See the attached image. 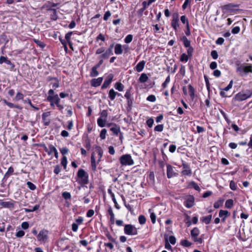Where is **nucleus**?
<instances>
[{
	"mask_svg": "<svg viewBox=\"0 0 252 252\" xmlns=\"http://www.w3.org/2000/svg\"><path fill=\"white\" fill-rule=\"evenodd\" d=\"M77 177L81 180L82 184L86 185L89 183V175L83 169H80L77 172Z\"/></svg>",
	"mask_w": 252,
	"mask_h": 252,
	"instance_id": "5",
	"label": "nucleus"
},
{
	"mask_svg": "<svg viewBox=\"0 0 252 252\" xmlns=\"http://www.w3.org/2000/svg\"><path fill=\"white\" fill-rule=\"evenodd\" d=\"M189 57L188 55H186L185 53H183L181 56L180 61L181 62H188Z\"/></svg>",
	"mask_w": 252,
	"mask_h": 252,
	"instance_id": "44",
	"label": "nucleus"
},
{
	"mask_svg": "<svg viewBox=\"0 0 252 252\" xmlns=\"http://www.w3.org/2000/svg\"><path fill=\"white\" fill-rule=\"evenodd\" d=\"M6 64H7L8 65L7 68L9 69L10 70L12 71L14 69L15 67V65L10 60H8V61L6 62Z\"/></svg>",
	"mask_w": 252,
	"mask_h": 252,
	"instance_id": "43",
	"label": "nucleus"
},
{
	"mask_svg": "<svg viewBox=\"0 0 252 252\" xmlns=\"http://www.w3.org/2000/svg\"><path fill=\"white\" fill-rule=\"evenodd\" d=\"M25 235V232L23 230H19L16 233V236L18 238H21Z\"/></svg>",
	"mask_w": 252,
	"mask_h": 252,
	"instance_id": "64",
	"label": "nucleus"
},
{
	"mask_svg": "<svg viewBox=\"0 0 252 252\" xmlns=\"http://www.w3.org/2000/svg\"><path fill=\"white\" fill-rule=\"evenodd\" d=\"M230 188L233 190H235L237 189V185L234 181H231L229 184Z\"/></svg>",
	"mask_w": 252,
	"mask_h": 252,
	"instance_id": "55",
	"label": "nucleus"
},
{
	"mask_svg": "<svg viewBox=\"0 0 252 252\" xmlns=\"http://www.w3.org/2000/svg\"><path fill=\"white\" fill-rule=\"evenodd\" d=\"M48 10L53 11V13L50 15V18L53 21H56L57 20L58 16L57 15V11L56 9L49 8Z\"/></svg>",
	"mask_w": 252,
	"mask_h": 252,
	"instance_id": "20",
	"label": "nucleus"
},
{
	"mask_svg": "<svg viewBox=\"0 0 252 252\" xmlns=\"http://www.w3.org/2000/svg\"><path fill=\"white\" fill-rule=\"evenodd\" d=\"M24 96V95L23 94H22L20 92H18L16 94V96H15L14 99L16 101H18L19 100L23 99Z\"/></svg>",
	"mask_w": 252,
	"mask_h": 252,
	"instance_id": "40",
	"label": "nucleus"
},
{
	"mask_svg": "<svg viewBox=\"0 0 252 252\" xmlns=\"http://www.w3.org/2000/svg\"><path fill=\"white\" fill-rule=\"evenodd\" d=\"M211 220H212V215H208V216H205V217H203L201 219V220L206 224L210 223Z\"/></svg>",
	"mask_w": 252,
	"mask_h": 252,
	"instance_id": "30",
	"label": "nucleus"
},
{
	"mask_svg": "<svg viewBox=\"0 0 252 252\" xmlns=\"http://www.w3.org/2000/svg\"><path fill=\"white\" fill-rule=\"evenodd\" d=\"M108 192L109 193V194L110 195L111 198H112V199L114 202V203L115 204V207L117 209H120V207L116 201V199L115 197V195L113 193L112 191L110 189H109L108 190Z\"/></svg>",
	"mask_w": 252,
	"mask_h": 252,
	"instance_id": "19",
	"label": "nucleus"
},
{
	"mask_svg": "<svg viewBox=\"0 0 252 252\" xmlns=\"http://www.w3.org/2000/svg\"><path fill=\"white\" fill-rule=\"evenodd\" d=\"M200 233V231L197 227H194L193 228L190 234L192 238L197 237Z\"/></svg>",
	"mask_w": 252,
	"mask_h": 252,
	"instance_id": "22",
	"label": "nucleus"
},
{
	"mask_svg": "<svg viewBox=\"0 0 252 252\" xmlns=\"http://www.w3.org/2000/svg\"><path fill=\"white\" fill-rule=\"evenodd\" d=\"M181 39H182V41H183L184 45L185 47H189L190 46V42L189 40H188V39L187 38L186 36H183L182 37Z\"/></svg>",
	"mask_w": 252,
	"mask_h": 252,
	"instance_id": "32",
	"label": "nucleus"
},
{
	"mask_svg": "<svg viewBox=\"0 0 252 252\" xmlns=\"http://www.w3.org/2000/svg\"><path fill=\"white\" fill-rule=\"evenodd\" d=\"M167 177L168 179L176 177L178 175L175 171V168L171 166L170 164H167Z\"/></svg>",
	"mask_w": 252,
	"mask_h": 252,
	"instance_id": "6",
	"label": "nucleus"
},
{
	"mask_svg": "<svg viewBox=\"0 0 252 252\" xmlns=\"http://www.w3.org/2000/svg\"><path fill=\"white\" fill-rule=\"evenodd\" d=\"M211 55L213 59L216 60L218 57V54L217 51L213 50L211 52Z\"/></svg>",
	"mask_w": 252,
	"mask_h": 252,
	"instance_id": "57",
	"label": "nucleus"
},
{
	"mask_svg": "<svg viewBox=\"0 0 252 252\" xmlns=\"http://www.w3.org/2000/svg\"><path fill=\"white\" fill-rule=\"evenodd\" d=\"M236 71L238 72L241 76H243L244 73V66H240L237 67Z\"/></svg>",
	"mask_w": 252,
	"mask_h": 252,
	"instance_id": "51",
	"label": "nucleus"
},
{
	"mask_svg": "<svg viewBox=\"0 0 252 252\" xmlns=\"http://www.w3.org/2000/svg\"><path fill=\"white\" fill-rule=\"evenodd\" d=\"M103 81L102 77H98L96 79H93L91 81V85L92 87H97L99 86Z\"/></svg>",
	"mask_w": 252,
	"mask_h": 252,
	"instance_id": "12",
	"label": "nucleus"
},
{
	"mask_svg": "<svg viewBox=\"0 0 252 252\" xmlns=\"http://www.w3.org/2000/svg\"><path fill=\"white\" fill-rule=\"evenodd\" d=\"M151 210H149V212L151 213L150 214V218L151 219V221L153 223H155L156 221V216L154 212H151Z\"/></svg>",
	"mask_w": 252,
	"mask_h": 252,
	"instance_id": "47",
	"label": "nucleus"
},
{
	"mask_svg": "<svg viewBox=\"0 0 252 252\" xmlns=\"http://www.w3.org/2000/svg\"><path fill=\"white\" fill-rule=\"evenodd\" d=\"M244 71L245 74L252 73V65L244 66Z\"/></svg>",
	"mask_w": 252,
	"mask_h": 252,
	"instance_id": "38",
	"label": "nucleus"
},
{
	"mask_svg": "<svg viewBox=\"0 0 252 252\" xmlns=\"http://www.w3.org/2000/svg\"><path fill=\"white\" fill-rule=\"evenodd\" d=\"M178 22V15L177 14H174L173 16V19L171 21V26L175 31L177 30V28L179 27Z\"/></svg>",
	"mask_w": 252,
	"mask_h": 252,
	"instance_id": "11",
	"label": "nucleus"
},
{
	"mask_svg": "<svg viewBox=\"0 0 252 252\" xmlns=\"http://www.w3.org/2000/svg\"><path fill=\"white\" fill-rule=\"evenodd\" d=\"M115 88L120 92H122L124 90V85L121 82H116L114 86Z\"/></svg>",
	"mask_w": 252,
	"mask_h": 252,
	"instance_id": "31",
	"label": "nucleus"
},
{
	"mask_svg": "<svg viewBox=\"0 0 252 252\" xmlns=\"http://www.w3.org/2000/svg\"><path fill=\"white\" fill-rule=\"evenodd\" d=\"M100 115V116L99 117L100 118L106 120V118H107V116H108V113H107V111L106 110H102L101 112Z\"/></svg>",
	"mask_w": 252,
	"mask_h": 252,
	"instance_id": "41",
	"label": "nucleus"
},
{
	"mask_svg": "<svg viewBox=\"0 0 252 252\" xmlns=\"http://www.w3.org/2000/svg\"><path fill=\"white\" fill-rule=\"evenodd\" d=\"M13 201H4L3 200H0V205L4 208H13L14 204Z\"/></svg>",
	"mask_w": 252,
	"mask_h": 252,
	"instance_id": "13",
	"label": "nucleus"
},
{
	"mask_svg": "<svg viewBox=\"0 0 252 252\" xmlns=\"http://www.w3.org/2000/svg\"><path fill=\"white\" fill-rule=\"evenodd\" d=\"M114 52L116 55H121L123 53L122 46L120 44H117L114 48Z\"/></svg>",
	"mask_w": 252,
	"mask_h": 252,
	"instance_id": "21",
	"label": "nucleus"
},
{
	"mask_svg": "<svg viewBox=\"0 0 252 252\" xmlns=\"http://www.w3.org/2000/svg\"><path fill=\"white\" fill-rule=\"evenodd\" d=\"M145 63L146 62L145 61H140L135 67V70L138 72H141L144 68Z\"/></svg>",
	"mask_w": 252,
	"mask_h": 252,
	"instance_id": "15",
	"label": "nucleus"
},
{
	"mask_svg": "<svg viewBox=\"0 0 252 252\" xmlns=\"http://www.w3.org/2000/svg\"><path fill=\"white\" fill-rule=\"evenodd\" d=\"M222 203H223V201L221 200H219L214 203V207L216 209L219 208L220 206L222 205Z\"/></svg>",
	"mask_w": 252,
	"mask_h": 252,
	"instance_id": "53",
	"label": "nucleus"
},
{
	"mask_svg": "<svg viewBox=\"0 0 252 252\" xmlns=\"http://www.w3.org/2000/svg\"><path fill=\"white\" fill-rule=\"evenodd\" d=\"M148 80V77L147 75L145 73H143L141 74L140 77H139L138 81L139 82L144 83L146 82H147Z\"/></svg>",
	"mask_w": 252,
	"mask_h": 252,
	"instance_id": "26",
	"label": "nucleus"
},
{
	"mask_svg": "<svg viewBox=\"0 0 252 252\" xmlns=\"http://www.w3.org/2000/svg\"><path fill=\"white\" fill-rule=\"evenodd\" d=\"M230 215V213L226 210H220L219 212V217L222 218L221 221L224 222L226 218Z\"/></svg>",
	"mask_w": 252,
	"mask_h": 252,
	"instance_id": "14",
	"label": "nucleus"
},
{
	"mask_svg": "<svg viewBox=\"0 0 252 252\" xmlns=\"http://www.w3.org/2000/svg\"><path fill=\"white\" fill-rule=\"evenodd\" d=\"M133 39V35L132 34H128L125 38L124 41L126 43H129L131 42Z\"/></svg>",
	"mask_w": 252,
	"mask_h": 252,
	"instance_id": "42",
	"label": "nucleus"
},
{
	"mask_svg": "<svg viewBox=\"0 0 252 252\" xmlns=\"http://www.w3.org/2000/svg\"><path fill=\"white\" fill-rule=\"evenodd\" d=\"M108 212L110 216V221L111 224H114L115 222L114 214L111 207H110L108 210Z\"/></svg>",
	"mask_w": 252,
	"mask_h": 252,
	"instance_id": "35",
	"label": "nucleus"
},
{
	"mask_svg": "<svg viewBox=\"0 0 252 252\" xmlns=\"http://www.w3.org/2000/svg\"><path fill=\"white\" fill-rule=\"evenodd\" d=\"M138 221L141 224H143L145 223L146 220L144 216L140 215L138 217Z\"/></svg>",
	"mask_w": 252,
	"mask_h": 252,
	"instance_id": "49",
	"label": "nucleus"
},
{
	"mask_svg": "<svg viewBox=\"0 0 252 252\" xmlns=\"http://www.w3.org/2000/svg\"><path fill=\"white\" fill-rule=\"evenodd\" d=\"M117 92H115L113 89H111L108 94V97L111 100H113L117 95Z\"/></svg>",
	"mask_w": 252,
	"mask_h": 252,
	"instance_id": "29",
	"label": "nucleus"
},
{
	"mask_svg": "<svg viewBox=\"0 0 252 252\" xmlns=\"http://www.w3.org/2000/svg\"><path fill=\"white\" fill-rule=\"evenodd\" d=\"M113 75L111 74H109L104 80L103 85L101 86V89L103 90L107 88L112 81Z\"/></svg>",
	"mask_w": 252,
	"mask_h": 252,
	"instance_id": "10",
	"label": "nucleus"
},
{
	"mask_svg": "<svg viewBox=\"0 0 252 252\" xmlns=\"http://www.w3.org/2000/svg\"><path fill=\"white\" fill-rule=\"evenodd\" d=\"M182 167L183 169L182 171V174L185 176H190L191 174V170L189 165L188 163L182 161Z\"/></svg>",
	"mask_w": 252,
	"mask_h": 252,
	"instance_id": "8",
	"label": "nucleus"
},
{
	"mask_svg": "<svg viewBox=\"0 0 252 252\" xmlns=\"http://www.w3.org/2000/svg\"><path fill=\"white\" fill-rule=\"evenodd\" d=\"M54 80L56 82L55 83H52V87L54 89H56L59 87V80L58 78H54Z\"/></svg>",
	"mask_w": 252,
	"mask_h": 252,
	"instance_id": "59",
	"label": "nucleus"
},
{
	"mask_svg": "<svg viewBox=\"0 0 252 252\" xmlns=\"http://www.w3.org/2000/svg\"><path fill=\"white\" fill-rule=\"evenodd\" d=\"M44 150L46 152L48 153V155H51L53 153H54L57 150L56 148L53 145H49L48 146V148L47 147L45 146Z\"/></svg>",
	"mask_w": 252,
	"mask_h": 252,
	"instance_id": "18",
	"label": "nucleus"
},
{
	"mask_svg": "<svg viewBox=\"0 0 252 252\" xmlns=\"http://www.w3.org/2000/svg\"><path fill=\"white\" fill-rule=\"evenodd\" d=\"M163 125H158L156 126L154 128V130L158 132H161L163 130Z\"/></svg>",
	"mask_w": 252,
	"mask_h": 252,
	"instance_id": "46",
	"label": "nucleus"
},
{
	"mask_svg": "<svg viewBox=\"0 0 252 252\" xmlns=\"http://www.w3.org/2000/svg\"><path fill=\"white\" fill-rule=\"evenodd\" d=\"M47 100L50 102V105L52 107H54L55 104L59 103L60 99L57 94H55L54 96H48Z\"/></svg>",
	"mask_w": 252,
	"mask_h": 252,
	"instance_id": "7",
	"label": "nucleus"
},
{
	"mask_svg": "<svg viewBox=\"0 0 252 252\" xmlns=\"http://www.w3.org/2000/svg\"><path fill=\"white\" fill-rule=\"evenodd\" d=\"M14 172V168L10 166L8 168L7 171L4 175L3 179H7Z\"/></svg>",
	"mask_w": 252,
	"mask_h": 252,
	"instance_id": "27",
	"label": "nucleus"
},
{
	"mask_svg": "<svg viewBox=\"0 0 252 252\" xmlns=\"http://www.w3.org/2000/svg\"><path fill=\"white\" fill-rule=\"evenodd\" d=\"M120 162L122 165H132L134 164L133 160L129 154H126L122 156L120 158Z\"/></svg>",
	"mask_w": 252,
	"mask_h": 252,
	"instance_id": "3",
	"label": "nucleus"
},
{
	"mask_svg": "<svg viewBox=\"0 0 252 252\" xmlns=\"http://www.w3.org/2000/svg\"><path fill=\"white\" fill-rule=\"evenodd\" d=\"M112 125V127L110 128V130L112 131V132L115 134L118 135V133L120 132V127L119 126L115 124H110L108 126Z\"/></svg>",
	"mask_w": 252,
	"mask_h": 252,
	"instance_id": "17",
	"label": "nucleus"
},
{
	"mask_svg": "<svg viewBox=\"0 0 252 252\" xmlns=\"http://www.w3.org/2000/svg\"><path fill=\"white\" fill-rule=\"evenodd\" d=\"M181 243L183 246L187 247H190L191 245V243L187 240L182 241Z\"/></svg>",
	"mask_w": 252,
	"mask_h": 252,
	"instance_id": "54",
	"label": "nucleus"
},
{
	"mask_svg": "<svg viewBox=\"0 0 252 252\" xmlns=\"http://www.w3.org/2000/svg\"><path fill=\"white\" fill-rule=\"evenodd\" d=\"M147 100L150 101V102H154L156 101V97L154 95L151 94V95H149L147 97Z\"/></svg>",
	"mask_w": 252,
	"mask_h": 252,
	"instance_id": "56",
	"label": "nucleus"
},
{
	"mask_svg": "<svg viewBox=\"0 0 252 252\" xmlns=\"http://www.w3.org/2000/svg\"><path fill=\"white\" fill-rule=\"evenodd\" d=\"M96 152H97L98 155V159L97 162H98L100 160V159L102 156L103 151L101 147L97 146L96 147Z\"/></svg>",
	"mask_w": 252,
	"mask_h": 252,
	"instance_id": "34",
	"label": "nucleus"
},
{
	"mask_svg": "<svg viewBox=\"0 0 252 252\" xmlns=\"http://www.w3.org/2000/svg\"><path fill=\"white\" fill-rule=\"evenodd\" d=\"M194 198L192 195L188 196L184 201V205L187 208H190L194 205Z\"/></svg>",
	"mask_w": 252,
	"mask_h": 252,
	"instance_id": "9",
	"label": "nucleus"
},
{
	"mask_svg": "<svg viewBox=\"0 0 252 252\" xmlns=\"http://www.w3.org/2000/svg\"><path fill=\"white\" fill-rule=\"evenodd\" d=\"M3 102H4V103L6 105L9 106L11 108H18L19 109H22V107H21L20 106H19L18 105H15V104H13V103H12L11 102H8L6 100H3Z\"/></svg>",
	"mask_w": 252,
	"mask_h": 252,
	"instance_id": "25",
	"label": "nucleus"
},
{
	"mask_svg": "<svg viewBox=\"0 0 252 252\" xmlns=\"http://www.w3.org/2000/svg\"><path fill=\"white\" fill-rule=\"evenodd\" d=\"M252 95V91L247 90L240 92L235 95V98L238 101H243L250 97Z\"/></svg>",
	"mask_w": 252,
	"mask_h": 252,
	"instance_id": "1",
	"label": "nucleus"
},
{
	"mask_svg": "<svg viewBox=\"0 0 252 252\" xmlns=\"http://www.w3.org/2000/svg\"><path fill=\"white\" fill-rule=\"evenodd\" d=\"M37 239L41 243H46L49 239V231L45 229L41 230L37 236Z\"/></svg>",
	"mask_w": 252,
	"mask_h": 252,
	"instance_id": "2",
	"label": "nucleus"
},
{
	"mask_svg": "<svg viewBox=\"0 0 252 252\" xmlns=\"http://www.w3.org/2000/svg\"><path fill=\"white\" fill-rule=\"evenodd\" d=\"M62 196L65 199H70L71 197L70 192L67 191H64L62 193Z\"/></svg>",
	"mask_w": 252,
	"mask_h": 252,
	"instance_id": "39",
	"label": "nucleus"
},
{
	"mask_svg": "<svg viewBox=\"0 0 252 252\" xmlns=\"http://www.w3.org/2000/svg\"><path fill=\"white\" fill-rule=\"evenodd\" d=\"M146 124L149 127H152L154 124V120L151 118L148 119L146 121Z\"/></svg>",
	"mask_w": 252,
	"mask_h": 252,
	"instance_id": "58",
	"label": "nucleus"
},
{
	"mask_svg": "<svg viewBox=\"0 0 252 252\" xmlns=\"http://www.w3.org/2000/svg\"><path fill=\"white\" fill-rule=\"evenodd\" d=\"M232 85H233V81L231 80L229 82V84L225 88L223 89L222 90L224 91H228V90H229L230 89L232 88Z\"/></svg>",
	"mask_w": 252,
	"mask_h": 252,
	"instance_id": "61",
	"label": "nucleus"
},
{
	"mask_svg": "<svg viewBox=\"0 0 252 252\" xmlns=\"http://www.w3.org/2000/svg\"><path fill=\"white\" fill-rule=\"evenodd\" d=\"M50 115V112H47L43 113L42 115V118L44 122L45 126H48L50 123V121L49 119H47V118Z\"/></svg>",
	"mask_w": 252,
	"mask_h": 252,
	"instance_id": "16",
	"label": "nucleus"
},
{
	"mask_svg": "<svg viewBox=\"0 0 252 252\" xmlns=\"http://www.w3.org/2000/svg\"><path fill=\"white\" fill-rule=\"evenodd\" d=\"M124 233L127 235H136L138 234L137 229L130 224H126L124 226Z\"/></svg>",
	"mask_w": 252,
	"mask_h": 252,
	"instance_id": "4",
	"label": "nucleus"
},
{
	"mask_svg": "<svg viewBox=\"0 0 252 252\" xmlns=\"http://www.w3.org/2000/svg\"><path fill=\"white\" fill-rule=\"evenodd\" d=\"M170 76H169V75H168V76L166 77V79H165V81H164V82L162 83V88H166V87H167V86L168 84L170 82Z\"/></svg>",
	"mask_w": 252,
	"mask_h": 252,
	"instance_id": "48",
	"label": "nucleus"
},
{
	"mask_svg": "<svg viewBox=\"0 0 252 252\" xmlns=\"http://www.w3.org/2000/svg\"><path fill=\"white\" fill-rule=\"evenodd\" d=\"M111 13L110 11H106L103 16V19L104 21H107L108 18L110 17Z\"/></svg>",
	"mask_w": 252,
	"mask_h": 252,
	"instance_id": "63",
	"label": "nucleus"
},
{
	"mask_svg": "<svg viewBox=\"0 0 252 252\" xmlns=\"http://www.w3.org/2000/svg\"><path fill=\"white\" fill-rule=\"evenodd\" d=\"M240 27L238 26H236V27H234L232 29L231 32L233 34H237L240 32Z\"/></svg>",
	"mask_w": 252,
	"mask_h": 252,
	"instance_id": "60",
	"label": "nucleus"
},
{
	"mask_svg": "<svg viewBox=\"0 0 252 252\" xmlns=\"http://www.w3.org/2000/svg\"><path fill=\"white\" fill-rule=\"evenodd\" d=\"M188 88H189V94L191 99L193 100V99L195 97L194 89L191 85H189L188 86Z\"/></svg>",
	"mask_w": 252,
	"mask_h": 252,
	"instance_id": "24",
	"label": "nucleus"
},
{
	"mask_svg": "<svg viewBox=\"0 0 252 252\" xmlns=\"http://www.w3.org/2000/svg\"><path fill=\"white\" fill-rule=\"evenodd\" d=\"M91 168L93 171H95L96 169V161L94 154H92L91 158Z\"/></svg>",
	"mask_w": 252,
	"mask_h": 252,
	"instance_id": "23",
	"label": "nucleus"
},
{
	"mask_svg": "<svg viewBox=\"0 0 252 252\" xmlns=\"http://www.w3.org/2000/svg\"><path fill=\"white\" fill-rule=\"evenodd\" d=\"M28 187L31 190H34L36 189V186L32 182L29 181L27 183Z\"/></svg>",
	"mask_w": 252,
	"mask_h": 252,
	"instance_id": "52",
	"label": "nucleus"
},
{
	"mask_svg": "<svg viewBox=\"0 0 252 252\" xmlns=\"http://www.w3.org/2000/svg\"><path fill=\"white\" fill-rule=\"evenodd\" d=\"M67 164V160L66 157L63 156L62 159L61 164L63 166L64 169L66 168V166Z\"/></svg>",
	"mask_w": 252,
	"mask_h": 252,
	"instance_id": "45",
	"label": "nucleus"
},
{
	"mask_svg": "<svg viewBox=\"0 0 252 252\" xmlns=\"http://www.w3.org/2000/svg\"><path fill=\"white\" fill-rule=\"evenodd\" d=\"M132 88H130L127 90H126L125 94V97L126 98V99H129L132 98V94L131 92Z\"/></svg>",
	"mask_w": 252,
	"mask_h": 252,
	"instance_id": "33",
	"label": "nucleus"
},
{
	"mask_svg": "<svg viewBox=\"0 0 252 252\" xmlns=\"http://www.w3.org/2000/svg\"><path fill=\"white\" fill-rule=\"evenodd\" d=\"M233 205V200L231 199H228L225 203V207L228 209H230Z\"/></svg>",
	"mask_w": 252,
	"mask_h": 252,
	"instance_id": "37",
	"label": "nucleus"
},
{
	"mask_svg": "<svg viewBox=\"0 0 252 252\" xmlns=\"http://www.w3.org/2000/svg\"><path fill=\"white\" fill-rule=\"evenodd\" d=\"M98 68L95 67L94 66L91 69V71L90 72V76L92 77H96L98 75L99 73L97 71V69Z\"/></svg>",
	"mask_w": 252,
	"mask_h": 252,
	"instance_id": "28",
	"label": "nucleus"
},
{
	"mask_svg": "<svg viewBox=\"0 0 252 252\" xmlns=\"http://www.w3.org/2000/svg\"><path fill=\"white\" fill-rule=\"evenodd\" d=\"M187 48H188V49H187L188 55L189 57H191L192 56V53H193V49L191 46H189V47H187Z\"/></svg>",
	"mask_w": 252,
	"mask_h": 252,
	"instance_id": "62",
	"label": "nucleus"
},
{
	"mask_svg": "<svg viewBox=\"0 0 252 252\" xmlns=\"http://www.w3.org/2000/svg\"><path fill=\"white\" fill-rule=\"evenodd\" d=\"M106 120L99 118L97 120V125L99 126L103 127L105 126Z\"/></svg>",
	"mask_w": 252,
	"mask_h": 252,
	"instance_id": "36",
	"label": "nucleus"
},
{
	"mask_svg": "<svg viewBox=\"0 0 252 252\" xmlns=\"http://www.w3.org/2000/svg\"><path fill=\"white\" fill-rule=\"evenodd\" d=\"M107 133V130L105 128L102 129L100 133V137L101 139H105L106 138V134Z\"/></svg>",
	"mask_w": 252,
	"mask_h": 252,
	"instance_id": "50",
	"label": "nucleus"
}]
</instances>
